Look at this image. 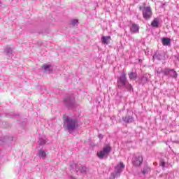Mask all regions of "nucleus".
I'll return each mask as SVG.
<instances>
[{"instance_id":"7","label":"nucleus","mask_w":179,"mask_h":179,"mask_svg":"<svg viewBox=\"0 0 179 179\" xmlns=\"http://www.w3.org/2000/svg\"><path fill=\"white\" fill-rule=\"evenodd\" d=\"M164 75H165V76H170V78H173V79H177L178 76L177 71H176L174 69H165L164 70Z\"/></svg>"},{"instance_id":"32","label":"nucleus","mask_w":179,"mask_h":179,"mask_svg":"<svg viewBox=\"0 0 179 179\" xmlns=\"http://www.w3.org/2000/svg\"><path fill=\"white\" fill-rule=\"evenodd\" d=\"M2 6V3L0 1V8Z\"/></svg>"},{"instance_id":"1","label":"nucleus","mask_w":179,"mask_h":179,"mask_svg":"<svg viewBox=\"0 0 179 179\" xmlns=\"http://www.w3.org/2000/svg\"><path fill=\"white\" fill-rule=\"evenodd\" d=\"M117 86L120 90H122V89H126L127 92H132V90H134L132 85L129 84V82L127 78V73L125 71H122L121 75L117 77Z\"/></svg>"},{"instance_id":"13","label":"nucleus","mask_w":179,"mask_h":179,"mask_svg":"<svg viewBox=\"0 0 179 179\" xmlns=\"http://www.w3.org/2000/svg\"><path fill=\"white\" fill-rule=\"evenodd\" d=\"M102 44H106V45L109 44L111 40V36H102L101 38Z\"/></svg>"},{"instance_id":"18","label":"nucleus","mask_w":179,"mask_h":179,"mask_svg":"<svg viewBox=\"0 0 179 179\" xmlns=\"http://www.w3.org/2000/svg\"><path fill=\"white\" fill-rule=\"evenodd\" d=\"M152 27H159V19L155 18L151 22Z\"/></svg>"},{"instance_id":"14","label":"nucleus","mask_w":179,"mask_h":179,"mask_svg":"<svg viewBox=\"0 0 179 179\" xmlns=\"http://www.w3.org/2000/svg\"><path fill=\"white\" fill-rule=\"evenodd\" d=\"M129 78L130 80H135L138 78V74L136 72H131L129 73Z\"/></svg>"},{"instance_id":"9","label":"nucleus","mask_w":179,"mask_h":179,"mask_svg":"<svg viewBox=\"0 0 179 179\" xmlns=\"http://www.w3.org/2000/svg\"><path fill=\"white\" fill-rule=\"evenodd\" d=\"M71 167H75L77 173L79 171L81 174H85L87 171V167L85 165L74 164L71 165Z\"/></svg>"},{"instance_id":"17","label":"nucleus","mask_w":179,"mask_h":179,"mask_svg":"<svg viewBox=\"0 0 179 179\" xmlns=\"http://www.w3.org/2000/svg\"><path fill=\"white\" fill-rule=\"evenodd\" d=\"M38 156H39V157H41L42 159H45V157H47V154L45 153V151H44L43 150H39Z\"/></svg>"},{"instance_id":"27","label":"nucleus","mask_w":179,"mask_h":179,"mask_svg":"<svg viewBox=\"0 0 179 179\" xmlns=\"http://www.w3.org/2000/svg\"><path fill=\"white\" fill-rule=\"evenodd\" d=\"M6 117H7V118H12V115H10L9 113L6 114Z\"/></svg>"},{"instance_id":"12","label":"nucleus","mask_w":179,"mask_h":179,"mask_svg":"<svg viewBox=\"0 0 179 179\" xmlns=\"http://www.w3.org/2000/svg\"><path fill=\"white\" fill-rule=\"evenodd\" d=\"M152 59H153V61H155V60L162 61V59H163V55L156 52L152 56Z\"/></svg>"},{"instance_id":"30","label":"nucleus","mask_w":179,"mask_h":179,"mask_svg":"<svg viewBox=\"0 0 179 179\" xmlns=\"http://www.w3.org/2000/svg\"><path fill=\"white\" fill-rule=\"evenodd\" d=\"M7 138H8V136L4 137V141H3V142H6L7 141V140H6Z\"/></svg>"},{"instance_id":"22","label":"nucleus","mask_w":179,"mask_h":179,"mask_svg":"<svg viewBox=\"0 0 179 179\" xmlns=\"http://www.w3.org/2000/svg\"><path fill=\"white\" fill-rule=\"evenodd\" d=\"M78 20H71L70 21V26H71L72 27H75V25L78 24Z\"/></svg>"},{"instance_id":"21","label":"nucleus","mask_w":179,"mask_h":179,"mask_svg":"<svg viewBox=\"0 0 179 179\" xmlns=\"http://www.w3.org/2000/svg\"><path fill=\"white\" fill-rule=\"evenodd\" d=\"M150 169H149V167L148 166H144L142 171V174H143L145 176V174H148V173H149Z\"/></svg>"},{"instance_id":"33","label":"nucleus","mask_w":179,"mask_h":179,"mask_svg":"<svg viewBox=\"0 0 179 179\" xmlns=\"http://www.w3.org/2000/svg\"><path fill=\"white\" fill-rule=\"evenodd\" d=\"M0 117H1V114H0Z\"/></svg>"},{"instance_id":"4","label":"nucleus","mask_w":179,"mask_h":179,"mask_svg":"<svg viewBox=\"0 0 179 179\" xmlns=\"http://www.w3.org/2000/svg\"><path fill=\"white\" fill-rule=\"evenodd\" d=\"M110 152H111V146H110V145L108 144H106L103 148V150L101 151L97 152V156L99 159H101V160H102V159H104V156H106V155H108V153H110Z\"/></svg>"},{"instance_id":"26","label":"nucleus","mask_w":179,"mask_h":179,"mask_svg":"<svg viewBox=\"0 0 179 179\" xmlns=\"http://www.w3.org/2000/svg\"><path fill=\"white\" fill-rule=\"evenodd\" d=\"M145 8H146V7H145V6H140L139 7V10H142V13H143V9H145Z\"/></svg>"},{"instance_id":"20","label":"nucleus","mask_w":179,"mask_h":179,"mask_svg":"<svg viewBox=\"0 0 179 179\" xmlns=\"http://www.w3.org/2000/svg\"><path fill=\"white\" fill-rule=\"evenodd\" d=\"M155 72L157 73V76H159V75H160L162 73L164 74V70H163V69L162 67L156 69Z\"/></svg>"},{"instance_id":"25","label":"nucleus","mask_w":179,"mask_h":179,"mask_svg":"<svg viewBox=\"0 0 179 179\" xmlns=\"http://www.w3.org/2000/svg\"><path fill=\"white\" fill-rule=\"evenodd\" d=\"M160 166H162V167H166V162L162 160L160 162Z\"/></svg>"},{"instance_id":"8","label":"nucleus","mask_w":179,"mask_h":179,"mask_svg":"<svg viewBox=\"0 0 179 179\" xmlns=\"http://www.w3.org/2000/svg\"><path fill=\"white\" fill-rule=\"evenodd\" d=\"M142 13H143V17L145 20H149V19L152 17V8H150V6L144 7L143 11L142 12Z\"/></svg>"},{"instance_id":"5","label":"nucleus","mask_w":179,"mask_h":179,"mask_svg":"<svg viewBox=\"0 0 179 179\" xmlns=\"http://www.w3.org/2000/svg\"><path fill=\"white\" fill-rule=\"evenodd\" d=\"M64 104H66V107L69 108H73L75 107V98L73 96H71L69 95L66 96L64 98Z\"/></svg>"},{"instance_id":"11","label":"nucleus","mask_w":179,"mask_h":179,"mask_svg":"<svg viewBox=\"0 0 179 179\" xmlns=\"http://www.w3.org/2000/svg\"><path fill=\"white\" fill-rule=\"evenodd\" d=\"M131 33H139V25L135 23H132L130 28Z\"/></svg>"},{"instance_id":"10","label":"nucleus","mask_w":179,"mask_h":179,"mask_svg":"<svg viewBox=\"0 0 179 179\" xmlns=\"http://www.w3.org/2000/svg\"><path fill=\"white\" fill-rule=\"evenodd\" d=\"M122 120L123 122H125V124H132L135 120L134 119V116L127 115L126 116H123L122 117Z\"/></svg>"},{"instance_id":"28","label":"nucleus","mask_w":179,"mask_h":179,"mask_svg":"<svg viewBox=\"0 0 179 179\" xmlns=\"http://www.w3.org/2000/svg\"><path fill=\"white\" fill-rule=\"evenodd\" d=\"M175 57L176 58V59H178V61H179V55L175 56Z\"/></svg>"},{"instance_id":"19","label":"nucleus","mask_w":179,"mask_h":179,"mask_svg":"<svg viewBox=\"0 0 179 179\" xmlns=\"http://www.w3.org/2000/svg\"><path fill=\"white\" fill-rule=\"evenodd\" d=\"M5 52H6L7 55H12V53L13 52V50H12V48L7 46L5 48Z\"/></svg>"},{"instance_id":"16","label":"nucleus","mask_w":179,"mask_h":179,"mask_svg":"<svg viewBox=\"0 0 179 179\" xmlns=\"http://www.w3.org/2000/svg\"><path fill=\"white\" fill-rule=\"evenodd\" d=\"M43 68L45 71L49 72L50 73V72H52V69L51 68V65L50 64H43Z\"/></svg>"},{"instance_id":"24","label":"nucleus","mask_w":179,"mask_h":179,"mask_svg":"<svg viewBox=\"0 0 179 179\" xmlns=\"http://www.w3.org/2000/svg\"><path fill=\"white\" fill-rule=\"evenodd\" d=\"M38 143L39 145H45V143H47V141H45V139L43 138H40L38 141Z\"/></svg>"},{"instance_id":"15","label":"nucleus","mask_w":179,"mask_h":179,"mask_svg":"<svg viewBox=\"0 0 179 179\" xmlns=\"http://www.w3.org/2000/svg\"><path fill=\"white\" fill-rule=\"evenodd\" d=\"M163 45H170L171 41L169 38H162V39Z\"/></svg>"},{"instance_id":"2","label":"nucleus","mask_w":179,"mask_h":179,"mask_svg":"<svg viewBox=\"0 0 179 179\" xmlns=\"http://www.w3.org/2000/svg\"><path fill=\"white\" fill-rule=\"evenodd\" d=\"M64 122L69 132H72L73 131H75L78 127V119H73L69 116H64Z\"/></svg>"},{"instance_id":"6","label":"nucleus","mask_w":179,"mask_h":179,"mask_svg":"<svg viewBox=\"0 0 179 179\" xmlns=\"http://www.w3.org/2000/svg\"><path fill=\"white\" fill-rule=\"evenodd\" d=\"M131 162L134 167H141L142 163H143V157L142 155L134 156Z\"/></svg>"},{"instance_id":"29","label":"nucleus","mask_w":179,"mask_h":179,"mask_svg":"<svg viewBox=\"0 0 179 179\" xmlns=\"http://www.w3.org/2000/svg\"><path fill=\"white\" fill-rule=\"evenodd\" d=\"M99 138H100L101 139H103V135L99 134Z\"/></svg>"},{"instance_id":"3","label":"nucleus","mask_w":179,"mask_h":179,"mask_svg":"<svg viewBox=\"0 0 179 179\" xmlns=\"http://www.w3.org/2000/svg\"><path fill=\"white\" fill-rule=\"evenodd\" d=\"M124 169H125V165L124 164V163L120 162L119 164H117L115 167V174L111 173V175H110L111 177L113 178V179L115 178V177H120V176L121 175V173H122V170H124Z\"/></svg>"},{"instance_id":"31","label":"nucleus","mask_w":179,"mask_h":179,"mask_svg":"<svg viewBox=\"0 0 179 179\" xmlns=\"http://www.w3.org/2000/svg\"><path fill=\"white\" fill-rule=\"evenodd\" d=\"M165 5H166L165 3L162 4L161 6H160V8H164V6H165Z\"/></svg>"},{"instance_id":"23","label":"nucleus","mask_w":179,"mask_h":179,"mask_svg":"<svg viewBox=\"0 0 179 179\" xmlns=\"http://www.w3.org/2000/svg\"><path fill=\"white\" fill-rule=\"evenodd\" d=\"M141 82L143 85H145V83H148V82H149V78L146 76H143L141 78Z\"/></svg>"}]
</instances>
